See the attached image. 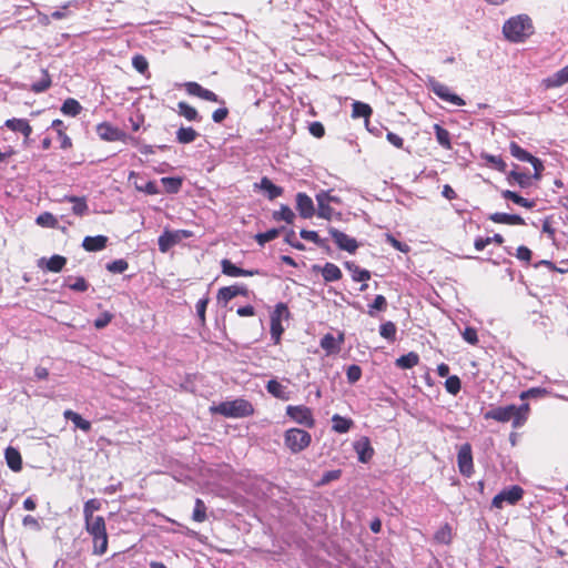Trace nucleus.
Here are the masks:
<instances>
[{
    "instance_id": "obj_8",
    "label": "nucleus",
    "mask_w": 568,
    "mask_h": 568,
    "mask_svg": "<svg viewBox=\"0 0 568 568\" xmlns=\"http://www.w3.org/2000/svg\"><path fill=\"white\" fill-rule=\"evenodd\" d=\"M457 466L459 473L469 478L474 474V460H473V453H471V446L468 443L463 444L458 448L457 453Z\"/></svg>"
},
{
    "instance_id": "obj_36",
    "label": "nucleus",
    "mask_w": 568,
    "mask_h": 568,
    "mask_svg": "<svg viewBox=\"0 0 568 568\" xmlns=\"http://www.w3.org/2000/svg\"><path fill=\"white\" fill-rule=\"evenodd\" d=\"M81 110V104L73 98L67 99L61 106V112L70 116H77Z\"/></svg>"
},
{
    "instance_id": "obj_20",
    "label": "nucleus",
    "mask_w": 568,
    "mask_h": 568,
    "mask_svg": "<svg viewBox=\"0 0 568 568\" xmlns=\"http://www.w3.org/2000/svg\"><path fill=\"white\" fill-rule=\"evenodd\" d=\"M507 181L509 184L517 183L521 189H527L532 185L531 176L527 172H519L517 170H513L508 173Z\"/></svg>"
},
{
    "instance_id": "obj_46",
    "label": "nucleus",
    "mask_w": 568,
    "mask_h": 568,
    "mask_svg": "<svg viewBox=\"0 0 568 568\" xmlns=\"http://www.w3.org/2000/svg\"><path fill=\"white\" fill-rule=\"evenodd\" d=\"M280 229H271L263 233L255 235V241L261 245H265L267 242L275 240L280 235Z\"/></svg>"
},
{
    "instance_id": "obj_58",
    "label": "nucleus",
    "mask_w": 568,
    "mask_h": 568,
    "mask_svg": "<svg viewBox=\"0 0 568 568\" xmlns=\"http://www.w3.org/2000/svg\"><path fill=\"white\" fill-rule=\"evenodd\" d=\"M271 337L274 342V344H278L281 341V336L284 332V327L282 326V323L277 322L276 320L271 321Z\"/></svg>"
},
{
    "instance_id": "obj_42",
    "label": "nucleus",
    "mask_w": 568,
    "mask_h": 568,
    "mask_svg": "<svg viewBox=\"0 0 568 568\" xmlns=\"http://www.w3.org/2000/svg\"><path fill=\"white\" fill-rule=\"evenodd\" d=\"M65 264H67V258L64 256L52 255L47 261V270L50 272L58 273L64 267Z\"/></svg>"
},
{
    "instance_id": "obj_1",
    "label": "nucleus",
    "mask_w": 568,
    "mask_h": 568,
    "mask_svg": "<svg viewBox=\"0 0 568 568\" xmlns=\"http://www.w3.org/2000/svg\"><path fill=\"white\" fill-rule=\"evenodd\" d=\"M529 404L524 403L520 406L516 405H507V406H499L496 408H493L485 413L486 419H494L500 423L510 422L513 423L514 428L521 427L529 414Z\"/></svg>"
},
{
    "instance_id": "obj_49",
    "label": "nucleus",
    "mask_w": 568,
    "mask_h": 568,
    "mask_svg": "<svg viewBox=\"0 0 568 568\" xmlns=\"http://www.w3.org/2000/svg\"><path fill=\"white\" fill-rule=\"evenodd\" d=\"M387 308V301L383 295H376L373 303L368 305V314L375 315V312H383Z\"/></svg>"
},
{
    "instance_id": "obj_38",
    "label": "nucleus",
    "mask_w": 568,
    "mask_h": 568,
    "mask_svg": "<svg viewBox=\"0 0 568 568\" xmlns=\"http://www.w3.org/2000/svg\"><path fill=\"white\" fill-rule=\"evenodd\" d=\"M273 219L275 221H285L286 223L292 224L295 219V214L288 205L282 204L280 210L273 213Z\"/></svg>"
},
{
    "instance_id": "obj_33",
    "label": "nucleus",
    "mask_w": 568,
    "mask_h": 568,
    "mask_svg": "<svg viewBox=\"0 0 568 568\" xmlns=\"http://www.w3.org/2000/svg\"><path fill=\"white\" fill-rule=\"evenodd\" d=\"M178 109H179V114L184 116L187 121H194V122H199L201 121V116L197 112V110L193 106H191L190 104H187L186 102H179L178 103Z\"/></svg>"
},
{
    "instance_id": "obj_48",
    "label": "nucleus",
    "mask_w": 568,
    "mask_h": 568,
    "mask_svg": "<svg viewBox=\"0 0 568 568\" xmlns=\"http://www.w3.org/2000/svg\"><path fill=\"white\" fill-rule=\"evenodd\" d=\"M549 392L542 387H531L520 393L519 398L526 400L529 398H541L545 397Z\"/></svg>"
},
{
    "instance_id": "obj_3",
    "label": "nucleus",
    "mask_w": 568,
    "mask_h": 568,
    "mask_svg": "<svg viewBox=\"0 0 568 568\" xmlns=\"http://www.w3.org/2000/svg\"><path fill=\"white\" fill-rule=\"evenodd\" d=\"M85 530L92 537L94 554L103 555L108 548L105 520L102 516L84 519Z\"/></svg>"
},
{
    "instance_id": "obj_26",
    "label": "nucleus",
    "mask_w": 568,
    "mask_h": 568,
    "mask_svg": "<svg viewBox=\"0 0 568 568\" xmlns=\"http://www.w3.org/2000/svg\"><path fill=\"white\" fill-rule=\"evenodd\" d=\"M345 267L351 272L352 278L355 282H365L371 278L369 271L361 268L354 262H345Z\"/></svg>"
},
{
    "instance_id": "obj_5",
    "label": "nucleus",
    "mask_w": 568,
    "mask_h": 568,
    "mask_svg": "<svg viewBox=\"0 0 568 568\" xmlns=\"http://www.w3.org/2000/svg\"><path fill=\"white\" fill-rule=\"evenodd\" d=\"M312 436L308 432L301 428H290L284 434L285 446L297 454L310 446Z\"/></svg>"
},
{
    "instance_id": "obj_13",
    "label": "nucleus",
    "mask_w": 568,
    "mask_h": 568,
    "mask_svg": "<svg viewBox=\"0 0 568 568\" xmlns=\"http://www.w3.org/2000/svg\"><path fill=\"white\" fill-rule=\"evenodd\" d=\"M185 90L190 95L197 97L202 100L215 103H224V101L221 100L217 94L209 89L203 88L197 82H186Z\"/></svg>"
},
{
    "instance_id": "obj_39",
    "label": "nucleus",
    "mask_w": 568,
    "mask_h": 568,
    "mask_svg": "<svg viewBox=\"0 0 568 568\" xmlns=\"http://www.w3.org/2000/svg\"><path fill=\"white\" fill-rule=\"evenodd\" d=\"M101 506H102L101 500H99L97 498L87 500L83 505V518L84 519L95 518L97 516H94V513L100 510Z\"/></svg>"
},
{
    "instance_id": "obj_41",
    "label": "nucleus",
    "mask_w": 568,
    "mask_h": 568,
    "mask_svg": "<svg viewBox=\"0 0 568 568\" xmlns=\"http://www.w3.org/2000/svg\"><path fill=\"white\" fill-rule=\"evenodd\" d=\"M481 159L486 161V163L490 164L494 169L499 172H505L507 164L499 155L483 153Z\"/></svg>"
},
{
    "instance_id": "obj_59",
    "label": "nucleus",
    "mask_w": 568,
    "mask_h": 568,
    "mask_svg": "<svg viewBox=\"0 0 568 568\" xmlns=\"http://www.w3.org/2000/svg\"><path fill=\"white\" fill-rule=\"evenodd\" d=\"M568 82V65L560 69L558 72L555 73L551 85L554 87H560Z\"/></svg>"
},
{
    "instance_id": "obj_29",
    "label": "nucleus",
    "mask_w": 568,
    "mask_h": 568,
    "mask_svg": "<svg viewBox=\"0 0 568 568\" xmlns=\"http://www.w3.org/2000/svg\"><path fill=\"white\" fill-rule=\"evenodd\" d=\"M64 201L73 203L72 212L78 216H83L88 213V204L85 197L74 195H65Z\"/></svg>"
},
{
    "instance_id": "obj_44",
    "label": "nucleus",
    "mask_w": 568,
    "mask_h": 568,
    "mask_svg": "<svg viewBox=\"0 0 568 568\" xmlns=\"http://www.w3.org/2000/svg\"><path fill=\"white\" fill-rule=\"evenodd\" d=\"M396 332H397L396 325L390 321L385 322L379 326L381 336L388 341H395Z\"/></svg>"
},
{
    "instance_id": "obj_56",
    "label": "nucleus",
    "mask_w": 568,
    "mask_h": 568,
    "mask_svg": "<svg viewBox=\"0 0 568 568\" xmlns=\"http://www.w3.org/2000/svg\"><path fill=\"white\" fill-rule=\"evenodd\" d=\"M316 202L318 206L317 216L325 220H331L334 214V210L329 206V204L323 203V196L317 199Z\"/></svg>"
},
{
    "instance_id": "obj_19",
    "label": "nucleus",
    "mask_w": 568,
    "mask_h": 568,
    "mask_svg": "<svg viewBox=\"0 0 568 568\" xmlns=\"http://www.w3.org/2000/svg\"><path fill=\"white\" fill-rule=\"evenodd\" d=\"M108 237L104 235L85 236L82 242V247L88 252H98L105 248Z\"/></svg>"
},
{
    "instance_id": "obj_22",
    "label": "nucleus",
    "mask_w": 568,
    "mask_h": 568,
    "mask_svg": "<svg viewBox=\"0 0 568 568\" xmlns=\"http://www.w3.org/2000/svg\"><path fill=\"white\" fill-rule=\"evenodd\" d=\"M4 457L8 467L13 471H19L22 468V458L18 449L8 447L4 452Z\"/></svg>"
},
{
    "instance_id": "obj_63",
    "label": "nucleus",
    "mask_w": 568,
    "mask_h": 568,
    "mask_svg": "<svg viewBox=\"0 0 568 568\" xmlns=\"http://www.w3.org/2000/svg\"><path fill=\"white\" fill-rule=\"evenodd\" d=\"M462 335L463 338L471 345H476L478 343L477 331L474 327H466Z\"/></svg>"
},
{
    "instance_id": "obj_52",
    "label": "nucleus",
    "mask_w": 568,
    "mask_h": 568,
    "mask_svg": "<svg viewBox=\"0 0 568 568\" xmlns=\"http://www.w3.org/2000/svg\"><path fill=\"white\" fill-rule=\"evenodd\" d=\"M435 540L440 542V544H449L450 540H452V528L449 527V525H444L443 527H440L436 532H435V536H434Z\"/></svg>"
},
{
    "instance_id": "obj_16",
    "label": "nucleus",
    "mask_w": 568,
    "mask_h": 568,
    "mask_svg": "<svg viewBox=\"0 0 568 568\" xmlns=\"http://www.w3.org/2000/svg\"><path fill=\"white\" fill-rule=\"evenodd\" d=\"M296 210L303 219H311L315 214L314 203L306 193L296 194Z\"/></svg>"
},
{
    "instance_id": "obj_55",
    "label": "nucleus",
    "mask_w": 568,
    "mask_h": 568,
    "mask_svg": "<svg viewBox=\"0 0 568 568\" xmlns=\"http://www.w3.org/2000/svg\"><path fill=\"white\" fill-rule=\"evenodd\" d=\"M134 186L138 191L144 192L149 195H155L160 193V189L155 181H148L144 184H140L138 182L134 183Z\"/></svg>"
},
{
    "instance_id": "obj_21",
    "label": "nucleus",
    "mask_w": 568,
    "mask_h": 568,
    "mask_svg": "<svg viewBox=\"0 0 568 568\" xmlns=\"http://www.w3.org/2000/svg\"><path fill=\"white\" fill-rule=\"evenodd\" d=\"M267 392L273 395L274 397L282 399V400H288L290 399V392L287 390L286 386L282 385L276 379H270L266 384Z\"/></svg>"
},
{
    "instance_id": "obj_62",
    "label": "nucleus",
    "mask_w": 568,
    "mask_h": 568,
    "mask_svg": "<svg viewBox=\"0 0 568 568\" xmlns=\"http://www.w3.org/2000/svg\"><path fill=\"white\" fill-rule=\"evenodd\" d=\"M68 287L75 292H85L89 287V284L84 277L79 276L74 278L73 283H69Z\"/></svg>"
},
{
    "instance_id": "obj_61",
    "label": "nucleus",
    "mask_w": 568,
    "mask_h": 568,
    "mask_svg": "<svg viewBox=\"0 0 568 568\" xmlns=\"http://www.w3.org/2000/svg\"><path fill=\"white\" fill-rule=\"evenodd\" d=\"M112 317H113V315L109 312H104V313L100 314L94 320V327L98 329L104 328L105 326H108L110 324V322L112 321Z\"/></svg>"
},
{
    "instance_id": "obj_18",
    "label": "nucleus",
    "mask_w": 568,
    "mask_h": 568,
    "mask_svg": "<svg viewBox=\"0 0 568 568\" xmlns=\"http://www.w3.org/2000/svg\"><path fill=\"white\" fill-rule=\"evenodd\" d=\"M489 220L494 223L508 224V225H525V220L517 214L508 213H493L489 215Z\"/></svg>"
},
{
    "instance_id": "obj_34",
    "label": "nucleus",
    "mask_w": 568,
    "mask_h": 568,
    "mask_svg": "<svg viewBox=\"0 0 568 568\" xmlns=\"http://www.w3.org/2000/svg\"><path fill=\"white\" fill-rule=\"evenodd\" d=\"M510 154L516 158L519 161L523 162H531L536 156H534L531 153L523 149L519 144L516 142H511L509 145Z\"/></svg>"
},
{
    "instance_id": "obj_50",
    "label": "nucleus",
    "mask_w": 568,
    "mask_h": 568,
    "mask_svg": "<svg viewBox=\"0 0 568 568\" xmlns=\"http://www.w3.org/2000/svg\"><path fill=\"white\" fill-rule=\"evenodd\" d=\"M300 235L302 239H304L306 241H311L320 247L326 246V240L320 237V235L315 231L302 230L300 232Z\"/></svg>"
},
{
    "instance_id": "obj_2",
    "label": "nucleus",
    "mask_w": 568,
    "mask_h": 568,
    "mask_svg": "<svg viewBox=\"0 0 568 568\" xmlns=\"http://www.w3.org/2000/svg\"><path fill=\"white\" fill-rule=\"evenodd\" d=\"M534 32L532 20L527 14L511 17L503 26L504 37L514 43L525 42Z\"/></svg>"
},
{
    "instance_id": "obj_4",
    "label": "nucleus",
    "mask_w": 568,
    "mask_h": 568,
    "mask_svg": "<svg viewBox=\"0 0 568 568\" xmlns=\"http://www.w3.org/2000/svg\"><path fill=\"white\" fill-rule=\"evenodd\" d=\"M215 413H219L225 417L231 418H243L253 415V405L243 398L234 400L222 402L215 408Z\"/></svg>"
},
{
    "instance_id": "obj_30",
    "label": "nucleus",
    "mask_w": 568,
    "mask_h": 568,
    "mask_svg": "<svg viewBox=\"0 0 568 568\" xmlns=\"http://www.w3.org/2000/svg\"><path fill=\"white\" fill-rule=\"evenodd\" d=\"M199 133L191 126H181L176 131V141L181 144H189L196 140Z\"/></svg>"
},
{
    "instance_id": "obj_31",
    "label": "nucleus",
    "mask_w": 568,
    "mask_h": 568,
    "mask_svg": "<svg viewBox=\"0 0 568 568\" xmlns=\"http://www.w3.org/2000/svg\"><path fill=\"white\" fill-rule=\"evenodd\" d=\"M434 132L438 144L446 150H452L450 133L440 124H434Z\"/></svg>"
},
{
    "instance_id": "obj_15",
    "label": "nucleus",
    "mask_w": 568,
    "mask_h": 568,
    "mask_svg": "<svg viewBox=\"0 0 568 568\" xmlns=\"http://www.w3.org/2000/svg\"><path fill=\"white\" fill-rule=\"evenodd\" d=\"M221 267H222V273L224 275L232 276V277L254 276V275H260L261 274V271L257 270V268H255V270H244V268H241V267L236 266L235 264H233L227 258H223L221 261Z\"/></svg>"
},
{
    "instance_id": "obj_14",
    "label": "nucleus",
    "mask_w": 568,
    "mask_h": 568,
    "mask_svg": "<svg viewBox=\"0 0 568 568\" xmlns=\"http://www.w3.org/2000/svg\"><path fill=\"white\" fill-rule=\"evenodd\" d=\"M239 295L247 296L248 288L245 285L240 284L224 286L221 287L217 292V302L220 304L226 305L231 300Z\"/></svg>"
},
{
    "instance_id": "obj_11",
    "label": "nucleus",
    "mask_w": 568,
    "mask_h": 568,
    "mask_svg": "<svg viewBox=\"0 0 568 568\" xmlns=\"http://www.w3.org/2000/svg\"><path fill=\"white\" fill-rule=\"evenodd\" d=\"M328 233L339 250L346 251L348 253H355L357 250L358 243L356 239L351 237L344 232L332 226L328 229Z\"/></svg>"
},
{
    "instance_id": "obj_60",
    "label": "nucleus",
    "mask_w": 568,
    "mask_h": 568,
    "mask_svg": "<svg viewBox=\"0 0 568 568\" xmlns=\"http://www.w3.org/2000/svg\"><path fill=\"white\" fill-rule=\"evenodd\" d=\"M346 377L348 383L354 384L362 377V368L358 365H351L347 367Z\"/></svg>"
},
{
    "instance_id": "obj_43",
    "label": "nucleus",
    "mask_w": 568,
    "mask_h": 568,
    "mask_svg": "<svg viewBox=\"0 0 568 568\" xmlns=\"http://www.w3.org/2000/svg\"><path fill=\"white\" fill-rule=\"evenodd\" d=\"M51 85V79L45 70H42V78L31 85V90L36 93L47 91Z\"/></svg>"
},
{
    "instance_id": "obj_51",
    "label": "nucleus",
    "mask_w": 568,
    "mask_h": 568,
    "mask_svg": "<svg viewBox=\"0 0 568 568\" xmlns=\"http://www.w3.org/2000/svg\"><path fill=\"white\" fill-rule=\"evenodd\" d=\"M445 388L452 395H457L462 388V382L457 375L448 376L445 381Z\"/></svg>"
},
{
    "instance_id": "obj_40",
    "label": "nucleus",
    "mask_w": 568,
    "mask_h": 568,
    "mask_svg": "<svg viewBox=\"0 0 568 568\" xmlns=\"http://www.w3.org/2000/svg\"><path fill=\"white\" fill-rule=\"evenodd\" d=\"M206 505L201 498H196L194 503V509L192 519L196 523H203L206 519Z\"/></svg>"
},
{
    "instance_id": "obj_54",
    "label": "nucleus",
    "mask_w": 568,
    "mask_h": 568,
    "mask_svg": "<svg viewBox=\"0 0 568 568\" xmlns=\"http://www.w3.org/2000/svg\"><path fill=\"white\" fill-rule=\"evenodd\" d=\"M128 267L129 263L123 258H119L106 264V270L114 274H121L125 272Z\"/></svg>"
},
{
    "instance_id": "obj_17",
    "label": "nucleus",
    "mask_w": 568,
    "mask_h": 568,
    "mask_svg": "<svg viewBox=\"0 0 568 568\" xmlns=\"http://www.w3.org/2000/svg\"><path fill=\"white\" fill-rule=\"evenodd\" d=\"M354 449L358 455V460L362 463H367L374 455V449L367 437H363L361 440L356 442Z\"/></svg>"
},
{
    "instance_id": "obj_9",
    "label": "nucleus",
    "mask_w": 568,
    "mask_h": 568,
    "mask_svg": "<svg viewBox=\"0 0 568 568\" xmlns=\"http://www.w3.org/2000/svg\"><path fill=\"white\" fill-rule=\"evenodd\" d=\"M286 415L292 418L295 423L305 427L312 428L315 425L311 408L304 405H288L286 407Z\"/></svg>"
},
{
    "instance_id": "obj_27",
    "label": "nucleus",
    "mask_w": 568,
    "mask_h": 568,
    "mask_svg": "<svg viewBox=\"0 0 568 568\" xmlns=\"http://www.w3.org/2000/svg\"><path fill=\"white\" fill-rule=\"evenodd\" d=\"M501 196L505 199V200H510L513 201L515 204H518L523 207H526V209H532L535 207L536 203L534 200H528V199H525L523 196H520L518 193L516 192H513L510 190H505L501 192Z\"/></svg>"
},
{
    "instance_id": "obj_28",
    "label": "nucleus",
    "mask_w": 568,
    "mask_h": 568,
    "mask_svg": "<svg viewBox=\"0 0 568 568\" xmlns=\"http://www.w3.org/2000/svg\"><path fill=\"white\" fill-rule=\"evenodd\" d=\"M322 276L325 282H335L341 280L342 271L334 263L327 262L322 268Z\"/></svg>"
},
{
    "instance_id": "obj_25",
    "label": "nucleus",
    "mask_w": 568,
    "mask_h": 568,
    "mask_svg": "<svg viewBox=\"0 0 568 568\" xmlns=\"http://www.w3.org/2000/svg\"><path fill=\"white\" fill-rule=\"evenodd\" d=\"M353 426V420L351 418L343 417L338 414L333 415L332 417V429L338 434L347 433Z\"/></svg>"
},
{
    "instance_id": "obj_12",
    "label": "nucleus",
    "mask_w": 568,
    "mask_h": 568,
    "mask_svg": "<svg viewBox=\"0 0 568 568\" xmlns=\"http://www.w3.org/2000/svg\"><path fill=\"white\" fill-rule=\"evenodd\" d=\"M183 236H189L186 231H164L158 240L159 250L166 253L171 247L178 244Z\"/></svg>"
},
{
    "instance_id": "obj_7",
    "label": "nucleus",
    "mask_w": 568,
    "mask_h": 568,
    "mask_svg": "<svg viewBox=\"0 0 568 568\" xmlns=\"http://www.w3.org/2000/svg\"><path fill=\"white\" fill-rule=\"evenodd\" d=\"M428 88L435 95H437L439 99H442L445 102L452 103L457 106H463L466 104L464 99H462L459 95L453 93L446 84H443V83L436 81L435 79L429 80Z\"/></svg>"
},
{
    "instance_id": "obj_23",
    "label": "nucleus",
    "mask_w": 568,
    "mask_h": 568,
    "mask_svg": "<svg viewBox=\"0 0 568 568\" xmlns=\"http://www.w3.org/2000/svg\"><path fill=\"white\" fill-rule=\"evenodd\" d=\"M258 187L265 191L268 200L273 201L283 194V189L275 185L268 178L264 176L261 179Z\"/></svg>"
},
{
    "instance_id": "obj_57",
    "label": "nucleus",
    "mask_w": 568,
    "mask_h": 568,
    "mask_svg": "<svg viewBox=\"0 0 568 568\" xmlns=\"http://www.w3.org/2000/svg\"><path fill=\"white\" fill-rule=\"evenodd\" d=\"M133 68L141 74H144L148 71L149 62L142 54H135L132 58Z\"/></svg>"
},
{
    "instance_id": "obj_45",
    "label": "nucleus",
    "mask_w": 568,
    "mask_h": 568,
    "mask_svg": "<svg viewBox=\"0 0 568 568\" xmlns=\"http://www.w3.org/2000/svg\"><path fill=\"white\" fill-rule=\"evenodd\" d=\"M36 223L43 227H55L58 225L57 217L50 212H44L38 215Z\"/></svg>"
},
{
    "instance_id": "obj_32",
    "label": "nucleus",
    "mask_w": 568,
    "mask_h": 568,
    "mask_svg": "<svg viewBox=\"0 0 568 568\" xmlns=\"http://www.w3.org/2000/svg\"><path fill=\"white\" fill-rule=\"evenodd\" d=\"M419 362V356L415 352H409L406 355H402L396 359V366L402 369H409L416 366Z\"/></svg>"
},
{
    "instance_id": "obj_37",
    "label": "nucleus",
    "mask_w": 568,
    "mask_h": 568,
    "mask_svg": "<svg viewBox=\"0 0 568 568\" xmlns=\"http://www.w3.org/2000/svg\"><path fill=\"white\" fill-rule=\"evenodd\" d=\"M164 190L169 194H176L182 186L181 178L165 176L161 179Z\"/></svg>"
},
{
    "instance_id": "obj_53",
    "label": "nucleus",
    "mask_w": 568,
    "mask_h": 568,
    "mask_svg": "<svg viewBox=\"0 0 568 568\" xmlns=\"http://www.w3.org/2000/svg\"><path fill=\"white\" fill-rule=\"evenodd\" d=\"M321 347L325 349L328 354L338 351V346L336 344V339L332 334H326L321 338Z\"/></svg>"
},
{
    "instance_id": "obj_6",
    "label": "nucleus",
    "mask_w": 568,
    "mask_h": 568,
    "mask_svg": "<svg viewBox=\"0 0 568 568\" xmlns=\"http://www.w3.org/2000/svg\"><path fill=\"white\" fill-rule=\"evenodd\" d=\"M524 489L518 485H513L508 488L503 489L497 494L491 501L493 507L503 508L504 504L515 505L523 498Z\"/></svg>"
},
{
    "instance_id": "obj_35",
    "label": "nucleus",
    "mask_w": 568,
    "mask_h": 568,
    "mask_svg": "<svg viewBox=\"0 0 568 568\" xmlns=\"http://www.w3.org/2000/svg\"><path fill=\"white\" fill-rule=\"evenodd\" d=\"M352 106V116L354 119L364 118L367 120L373 112L369 104L361 101H355Z\"/></svg>"
},
{
    "instance_id": "obj_47",
    "label": "nucleus",
    "mask_w": 568,
    "mask_h": 568,
    "mask_svg": "<svg viewBox=\"0 0 568 568\" xmlns=\"http://www.w3.org/2000/svg\"><path fill=\"white\" fill-rule=\"evenodd\" d=\"M290 317V311L285 303H277L275 305L274 311L271 313V321L276 320L277 322L282 323L283 318Z\"/></svg>"
},
{
    "instance_id": "obj_64",
    "label": "nucleus",
    "mask_w": 568,
    "mask_h": 568,
    "mask_svg": "<svg viewBox=\"0 0 568 568\" xmlns=\"http://www.w3.org/2000/svg\"><path fill=\"white\" fill-rule=\"evenodd\" d=\"M26 121H27L26 119H17V118L8 119L4 122V126L11 131L20 132L23 124L26 123Z\"/></svg>"
},
{
    "instance_id": "obj_10",
    "label": "nucleus",
    "mask_w": 568,
    "mask_h": 568,
    "mask_svg": "<svg viewBox=\"0 0 568 568\" xmlns=\"http://www.w3.org/2000/svg\"><path fill=\"white\" fill-rule=\"evenodd\" d=\"M95 132L98 136L106 142H115L126 139V133L110 122H101L97 125Z\"/></svg>"
},
{
    "instance_id": "obj_24",
    "label": "nucleus",
    "mask_w": 568,
    "mask_h": 568,
    "mask_svg": "<svg viewBox=\"0 0 568 568\" xmlns=\"http://www.w3.org/2000/svg\"><path fill=\"white\" fill-rule=\"evenodd\" d=\"M63 416L65 419L68 420H71L74 426L85 433L90 432L91 429V423L84 418H82V416L71 409H67L64 410L63 413Z\"/></svg>"
}]
</instances>
